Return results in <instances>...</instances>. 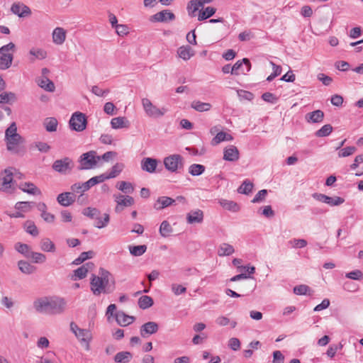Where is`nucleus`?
<instances>
[{
	"instance_id": "nucleus-43",
	"label": "nucleus",
	"mask_w": 363,
	"mask_h": 363,
	"mask_svg": "<svg viewBox=\"0 0 363 363\" xmlns=\"http://www.w3.org/2000/svg\"><path fill=\"white\" fill-rule=\"evenodd\" d=\"M24 228L28 233L30 234L33 236L35 237L38 236L39 234V230L38 228L36 227L34 222L31 220H27L24 223Z\"/></svg>"
},
{
	"instance_id": "nucleus-14",
	"label": "nucleus",
	"mask_w": 363,
	"mask_h": 363,
	"mask_svg": "<svg viewBox=\"0 0 363 363\" xmlns=\"http://www.w3.org/2000/svg\"><path fill=\"white\" fill-rule=\"evenodd\" d=\"M11 11L13 13L23 18L31 14V11L28 6L21 2L13 3L11 6Z\"/></svg>"
},
{
	"instance_id": "nucleus-29",
	"label": "nucleus",
	"mask_w": 363,
	"mask_h": 363,
	"mask_svg": "<svg viewBox=\"0 0 363 363\" xmlns=\"http://www.w3.org/2000/svg\"><path fill=\"white\" fill-rule=\"evenodd\" d=\"M20 189L29 194L40 195L41 191L33 183L26 182L20 185Z\"/></svg>"
},
{
	"instance_id": "nucleus-4",
	"label": "nucleus",
	"mask_w": 363,
	"mask_h": 363,
	"mask_svg": "<svg viewBox=\"0 0 363 363\" xmlns=\"http://www.w3.org/2000/svg\"><path fill=\"white\" fill-rule=\"evenodd\" d=\"M109 272L103 270L101 277L92 275L91 279V290L94 295L99 296L101 293H106L105 288L108 281V276Z\"/></svg>"
},
{
	"instance_id": "nucleus-64",
	"label": "nucleus",
	"mask_w": 363,
	"mask_h": 363,
	"mask_svg": "<svg viewBox=\"0 0 363 363\" xmlns=\"http://www.w3.org/2000/svg\"><path fill=\"white\" fill-rule=\"evenodd\" d=\"M284 356L282 354V353L279 350L274 351L273 352L272 363H284Z\"/></svg>"
},
{
	"instance_id": "nucleus-31",
	"label": "nucleus",
	"mask_w": 363,
	"mask_h": 363,
	"mask_svg": "<svg viewBox=\"0 0 363 363\" xmlns=\"http://www.w3.org/2000/svg\"><path fill=\"white\" fill-rule=\"evenodd\" d=\"M18 267L20 271L25 274H31L36 271L35 266L23 260H20L18 262Z\"/></svg>"
},
{
	"instance_id": "nucleus-27",
	"label": "nucleus",
	"mask_w": 363,
	"mask_h": 363,
	"mask_svg": "<svg viewBox=\"0 0 363 363\" xmlns=\"http://www.w3.org/2000/svg\"><path fill=\"white\" fill-rule=\"evenodd\" d=\"M111 126L113 129L128 128L129 122L125 117L118 116L111 119Z\"/></svg>"
},
{
	"instance_id": "nucleus-30",
	"label": "nucleus",
	"mask_w": 363,
	"mask_h": 363,
	"mask_svg": "<svg viewBox=\"0 0 363 363\" xmlns=\"http://www.w3.org/2000/svg\"><path fill=\"white\" fill-rule=\"evenodd\" d=\"M43 126L48 132H55L57 129L58 121L55 117H48L43 121Z\"/></svg>"
},
{
	"instance_id": "nucleus-11",
	"label": "nucleus",
	"mask_w": 363,
	"mask_h": 363,
	"mask_svg": "<svg viewBox=\"0 0 363 363\" xmlns=\"http://www.w3.org/2000/svg\"><path fill=\"white\" fill-rule=\"evenodd\" d=\"M115 201L117 203L115 211L119 213L123 211V207L130 206L134 203V199L130 196H123L121 194L114 195Z\"/></svg>"
},
{
	"instance_id": "nucleus-16",
	"label": "nucleus",
	"mask_w": 363,
	"mask_h": 363,
	"mask_svg": "<svg viewBox=\"0 0 363 363\" xmlns=\"http://www.w3.org/2000/svg\"><path fill=\"white\" fill-rule=\"evenodd\" d=\"M70 329L79 340H87L92 338L89 330L80 329L74 322L70 323Z\"/></svg>"
},
{
	"instance_id": "nucleus-15",
	"label": "nucleus",
	"mask_w": 363,
	"mask_h": 363,
	"mask_svg": "<svg viewBox=\"0 0 363 363\" xmlns=\"http://www.w3.org/2000/svg\"><path fill=\"white\" fill-rule=\"evenodd\" d=\"M94 267V263L91 262L83 264L74 271V275L72 277V280L76 281L77 279H82L85 278L87 275V273L92 270Z\"/></svg>"
},
{
	"instance_id": "nucleus-17",
	"label": "nucleus",
	"mask_w": 363,
	"mask_h": 363,
	"mask_svg": "<svg viewBox=\"0 0 363 363\" xmlns=\"http://www.w3.org/2000/svg\"><path fill=\"white\" fill-rule=\"evenodd\" d=\"M158 330V325L155 322H147L143 324L140 328V335L143 338H147L152 334Z\"/></svg>"
},
{
	"instance_id": "nucleus-44",
	"label": "nucleus",
	"mask_w": 363,
	"mask_h": 363,
	"mask_svg": "<svg viewBox=\"0 0 363 363\" xmlns=\"http://www.w3.org/2000/svg\"><path fill=\"white\" fill-rule=\"evenodd\" d=\"M16 100V94L13 92H3L0 94V104L12 103Z\"/></svg>"
},
{
	"instance_id": "nucleus-18",
	"label": "nucleus",
	"mask_w": 363,
	"mask_h": 363,
	"mask_svg": "<svg viewBox=\"0 0 363 363\" xmlns=\"http://www.w3.org/2000/svg\"><path fill=\"white\" fill-rule=\"evenodd\" d=\"M240 153L234 145H229L224 149L223 160L229 162H235L239 159Z\"/></svg>"
},
{
	"instance_id": "nucleus-60",
	"label": "nucleus",
	"mask_w": 363,
	"mask_h": 363,
	"mask_svg": "<svg viewBox=\"0 0 363 363\" xmlns=\"http://www.w3.org/2000/svg\"><path fill=\"white\" fill-rule=\"evenodd\" d=\"M15 44L13 43H9L6 45L0 48V54L1 55H13L12 53H8L9 51L14 52L15 51Z\"/></svg>"
},
{
	"instance_id": "nucleus-24",
	"label": "nucleus",
	"mask_w": 363,
	"mask_h": 363,
	"mask_svg": "<svg viewBox=\"0 0 363 363\" xmlns=\"http://www.w3.org/2000/svg\"><path fill=\"white\" fill-rule=\"evenodd\" d=\"M30 61L34 62L35 60H44L47 57L48 53L43 48H32L29 50Z\"/></svg>"
},
{
	"instance_id": "nucleus-38",
	"label": "nucleus",
	"mask_w": 363,
	"mask_h": 363,
	"mask_svg": "<svg viewBox=\"0 0 363 363\" xmlns=\"http://www.w3.org/2000/svg\"><path fill=\"white\" fill-rule=\"evenodd\" d=\"M13 60V55H1L0 56V69L5 70L9 69Z\"/></svg>"
},
{
	"instance_id": "nucleus-49",
	"label": "nucleus",
	"mask_w": 363,
	"mask_h": 363,
	"mask_svg": "<svg viewBox=\"0 0 363 363\" xmlns=\"http://www.w3.org/2000/svg\"><path fill=\"white\" fill-rule=\"evenodd\" d=\"M106 179H108L106 174H102L99 176L94 177L91 178L90 179H89L86 182L87 184L86 186H89V188H91V186H93L97 184L101 183Z\"/></svg>"
},
{
	"instance_id": "nucleus-35",
	"label": "nucleus",
	"mask_w": 363,
	"mask_h": 363,
	"mask_svg": "<svg viewBox=\"0 0 363 363\" xmlns=\"http://www.w3.org/2000/svg\"><path fill=\"white\" fill-rule=\"evenodd\" d=\"M211 104L209 103L201 102L200 101H193L191 107L199 112L208 111L211 108Z\"/></svg>"
},
{
	"instance_id": "nucleus-50",
	"label": "nucleus",
	"mask_w": 363,
	"mask_h": 363,
	"mask_svg": "<svg viewBox=\"0 0 363 363\" xmlns=\"http://www.w3.org/2000/svg\"><path fill=\"white\" fill-rule=\"evenodd\" d=\"M147 250V246L145 245H137V246H130L129 250L132 255L133 256H141L143 255Z\"/></svg>"
},
{
	"instance_id": "nucleus-5",
	"label": "nucleus",
	"mask_w": 363,
	"mask_h": 363,
	"mask_svg": "<svg viewBox=\"0 0 363 363\" xmlns=\"http://www.w3.org/2000/svg\"><path fill=\"white\" fill-rule=\"evenodd\" d=\"M100 160V156H97L95 151L92 150L85 152L79 157V165L78 167V169L83 170L93 169L96 166Z\"/></svg>"
},
{
	"instance_id": "nucleus-10",
	"label": "nucleus",
	"mask_w": 363,
	"mask_h": 363,
	"mask_svg": "<svg viewBox=\"0 0 363 363\" xmlns=\"http://www.w3.org/2000/svg\"><path fill=\"white\" fill-rule=\"evenodd\" d=\"M72 168V162L69 157H65L54 162L52 169L60 173L65 174Z\"/></svg>"
},
{
	"instance_id": "nucleus-58",
	"label": "nucleus",
	"mask_w": 363,
	"mask_h": 363,
	"mask_svg": "<svg viewBox=\"0 0 363 363\" xmlns=\"http://www.w3.org/2000/svg\"><path fill=\"white\" fill-rule=\"evenodd\" d=\"M15 248L18 252L23 254L27 258L28 255L31 252L29 246L26 244L17 243Z\"/></svg>"
},
{
	"instance_id": "nucleus-2",
	"label": "nucleus",
	"mask_w": 363,
	"mask_h": 363,
	"mask_svg": "<svg viewBox=\"0 0 363 363\" xmlns=\"http://www.w3.org/2000/svg\"><path fill=\"white\" fill-rule=\"evenodd\" d=\"M5 142L9 151L13 153L18 152V146L24 143L23 138L17 133V126L15 122L6 128L5 131Z\"/></svg>"
},
{
	"instance_id": "nucleus-8",
	"label": "nucleus",
	"mask_w": 363,
	"mask_h": 363,
	"mask_svg": "<svg viewBox=\"0 0 363 363\" xmlns=\"http://www.w3.org/2000/svg\"><path fill=\"white\" fill-rule=\"evenodd\" d=\"M165 168L172 172L183 167V158L180 155H172L164 159Z\"/></svg>"
},
{
	"instance_id": "nucleus-32",
	"label": "nucleus",
	"mask_w": 363,
	"mask_h": 363,
	"mask_svg": "<svg viewBox=\"0 0 363 363\" xmlns=\"http://www.w3.org/2000/svg\"><path fill=\"white\" fill-rule=\"evenodd\" d=\"M40 249L47 252H55L56 250V247L55 243L48 238H43L40 240Z\"/></svg>"
},
{
	"instance_id": "nucleus-13",
	"label": "nucleus",
	"mask_w": 363,
	"mask_h": 363,
	"mask_svg": "<svg viewBox=\"0 0 363 363\" xmlns=\"http://www.w3.org/2000/svg\"><path fill=\"white\" fill-rule=\"evenodd\" d=\"M174 19V14L169 10L157 12L150 17V21L152 22H167Z\"/></svg>"
},
{
	"instance_id": "nucleus-59",
	"label": "nucleus",
	"mask_w": 363,
	"mask_h": 363,
	"mask_svg": "<svg viewBox=\"0 0 363 363\" xmlns=\"http://www.w3.org/2000/svg\"><path fill=\"white\" fill-rule=\"evenodd\" d=\"M356 151V147L350 146L340 150L338 152L340 157H345L352 155Z\"/></svg>"
},
{
	"instance_id": "nucleus-37",
	"label": "nucleus",
	"mask_w": 363,
	"mask_h": 363,
	"mask_svg": "<svg viewBox=\"0 0 363 363\" xmlns=\"http://www.w3.org/2000/svg\"><path fill=\"white\" fill-rule=\"evenodd\" d=\"M38 84L47 91L52 92L55 89L54 83L47 77H42V79H39Z\"/></svg>"
},
{
	"instance_id": "nucleus-56",
	"label": "nucleus",
	"mask_w": 363,
	"mask_h": 363,
	"mask_svg": "<svg viewBox=\"0 0 363 363\" xmlns=\"http://www.w3.org/2000/svg\"><path fill=\"white\" fill-rule=\"evenodd\" d=\"M253 184L250 182L245 180L238 189V192L240 194H247L252 191Z\"/></svg>"
},
{
	"instance_id": "nucleus-47",
	"label": "nucleus",
	"mask_w": 363,
	"mask_h": 363,
	"mask_svg": "<svg viewBox=\"0 0 363 363\" xmlns=\"http://www.w3.org/2000/svg\"><path fill=\"white\" fill-rule=\"evenodd\" d=\"M28 259H31L35 263H44L46 261V256L40 252H33L28 255Z\"/></svg>"
},
{
	"instance_id": "nucleus-9",
	"label": "nucleus",
	"mask_w": 363,
	"mask_h": 363,
	"mask_svg": "<svg viewBox=\"0 0 363 363\" xmlns=\"http://www.w3.org/2000/svg\"><path fill=\"white\" fill-rule=\"evenodd\" d=\"M13 182V172L11 169H4L0 175V191L9 192Z\"/></svg>"
},
{
	"instance_id": "nucleus-61",
	"label": "nucleus",
	"mask_w": 363,
	"mask_h": 363,
	"mask_svg": "<svg viewBox=\"0 0 363 363\" xmlns=\"http://www.w3.org/2000/svg\"><path fill=\"white\" fill-rule=\"evenodd\" d=\"M171 289L172 292L177 296L184 294L186 291V287L177 284H172Z\"/></svg>"
},
{
	"instance_id": "nucleus-19",
	"label": "nucleus",
	"mask_w": 363,
	"mask_h": 363,
	"mask_svg": "<svg viewBox=\"0 0 363 363\" xmlns=\"http://www.w3.org/2000/svg\"><path fill=\"white\" fill-rule=\"evenodd\" d=\"M203 217V212L201 210H192L186 214V222L189 224L201 223Z\"/></svg>"
},
{
	"instance_id": "nucleus-46",
	"label": "nucleus",
	"mask_w": 363,
	"mask_h": 363,
	"mask_svg": "<svg viewBox=\"0 0 363 363\" xmlns=\"http://www.w3.org/2000/svg\"><path fill=\"white\" fill-rule=\"evenodd\" d=\"M117 188L125 194H131L134 191V188L131 183L127 182H119L117 184Z\"/></svg>"
},
{
	"instance_id": "nucleus-42",
	"label": "nucleus",
	"mask_w": 363,
	"mask_h": 363,
	"mask_svg": "<svg viewBox=\"0 0 363 363\" xmlns=\"http://www.w3.org/2000/svg\"><path fill=\"white\" fill-rule=\"evenodd\" d=\"M153 299L149 296H142L138 300V306L142 309H147L153 305Z\"/></svg>"
},
{
	"instance_id": "nucleus-23",
	"label": "nucleus",
	"mask_w": 363,
	"mask_h": 363,
	"mask_svg": "<svg viewBox=\"0 0 363 363\" xmlns=\"http://www.w3.org/2000/svg\"><path fill=\"white\" fill-rule=\"evenodd\" d=\"M158 162L156 159L145 157L141 162V168L143 170L149 173L155 172Z\"/></svg>"
},
{
	"instance_id": "nucleus-26",
	"label": "nucleus",
	"mask_w": 363,
	"mask_h": 363,
	"mask_svg": "<svg viewBox=\"0 0 363 363\" xmlns=\"http://www.w3.org/2000/svg\"><path fill=\"white\" fill-rule=\"evenodd\" d=\"M323 118L324 113L321 110H316L306 115V120L308 123H320Z\"/></svg>"
},
{
	"instance_id": "nucleus-62",
	"label": "nucleus",
	"mask_w": 363,
	"mask_h": 363,
	"mask_svg": "<svg viewBox=\"0 0 363 363\" xmlns=\"http://www.w3.org/2000/svg\"><path fill=\"white\" fill-rule=\"evenodd\" d=\"M116 109V106L112 102H106L104 104V111L108 115H110V116L115 115L116 113L115 111Z\"/></svg>"
},
{
	"instance_id": "nucleus-7",
	"label": "nucleus",
	"mask_w": 363,
	"mask_h": 363,
	"mask_svg": "<svg viewBox=\"0 0 363 363\" xmlns=\"http://www.w3.org/2000/svg\"><path fill=\"white\" fill-rule=\"evenodd\" d=\"M142 105L145 114L150 118L162 117L167 111L166 108H160L154 105L147 98H143L142 99Z\"/></svg>"
},
{
	"instance_id": "nucleus-51",
	"label": "nucleus",
	"mask_w": 363,
	"mask_h": 363,
	"mask_svg": "<svg viewBox=\"0 0 363 363\" xmlns=\"http://www.w3.org/2000/svg\"><path fill=\"white\" fill-rule=\"evenodd\" d=\"M333 131V127L330 124L324 125L320 129L315 132V135L319 138L329 135Z\"/></svg>"
},
{
	"instance_id": "nucleus-40",
	"label": "nucleus",
	"mask_w": 363,
	"mask_h": 363,
	"mask_svg": "<svg viewBox=\"0 0 363 363\" xmlns=\"http://www.w3.org/2000/svg\"><path fill=\"white\" fill-rule=\"evenodd\" d=\"M87 182L75 183L71 186V193L76 195V194H83L84 192L88 191L90 188L86 186Z\"/></svg>"
},
{
	"instance_id": "nucleus-63",
	"label": "nucleus",
	"mask_w": 363,
	"mask_h": 363,
	"mask_svg": "<svg viewBox=\"0 0 363 363\" xmlns=\"http://www.w3.org/2000/svg\"><path fill=\"white\" fill-rule=\"evenodd\" d=\"M346 277L348 279H354V280H360L362 279L363 274L360 270H354L352 272H348L346 274Z\"/></svg>"
},
{
	"instance_id": "nucleus-21",
	"label": "nucleus",
	"mask_w": 363,
	"mask_h": 363,
	"mask_svg": "<svg viewBox=\"0 0 363 363\" xmlns=\"http://www.w3.org/2000/svg\"><path fill=\"white\" fill-rule=\"evenodd\" d=\"M67 32L61 27L55 28L52 31V41L56 45H62L66 40Z\"/></svg>"
},
{
	"instance_id": "nucleus-25",
	"label": "nucleus",
	"mask_w": 363,
	"mask_h": 363,
	"mask_svg": "<svg viewBox=\"0 0 363 363\" xmlns=\"http://www.w3.org/2000/svg\"><path fill=\"white\" fill-rule=\"evenodd\" d=\"M175 200L168 196H161L157 199L154 204V208L157 210H162L166 207L172 205Z\"/></svg>"
},
{
	"instance_id": "nucleus-36",
	"label": "nucleus",
	"mask_w": 363,
	"mask_h": 363,
	"mask_svg": "<svg viewBox=\"0 0 363 363\" xmlns=\"http://www.w3.org/2000/svg\"><path fill=\"white\" fill-rule=\"evenodd\" d=\"M177 54L184 60H189L194 55L189 46H181L177 50Z\"/></svg>"
},
{
	"instance_id": "nucleus-1",
	"label": "nucleus",
	"mask_w": 363,
	"mask_h": 363,
	"mask_svg": "<svg viewBox=\"0 0 363 363\" xmlns=\"http://www.w3.org/2000/svg\"><path fill=\"white\" fill-rule=\"evenodd\" d=\"M33 308L38 313L58 315L65 311L67 301L60 297L44 296L33 301Z\"/></svg>"
},
{
	"instance_id": "nucleus-3",
	"label": "nucleus",
	"mask_w": 363,
	"mask_h": 363,
	"mask_svg": "<svg viewBox=\"0 0 363 363\" xmlns=\"http://www.w3.org/2000/svg\"><path fill=\"white\" fill-rule=\"evenodd\" d=\"M82 213L84 216L95 220L94 226L97 228H103L109 223V215L108 213L101 214V212L95 208H86L83 210Z\"/></svg>"
},
{
	"instance_id": "nucleus-22",
	"label": "nucleus",
	"mask_w": 363,
	"mask_h": 363,
	"mask_svg": "<svg viewBox=\"0 0 363 363\" xmlns=\"http://www.w3.org/2000/svg\"><path fill=\"white\" fill-rule=\"evenodd\" d=\"M115 319L118 325L121 326H127L134 321L135 318L125 314L123 311H118L115 313Z\"/></svg>"
},
{
	"instance_id": "nucleus-52",
	"label": "nucleus",
	"mask_w": 363,
	"mask_h": 363,
	"mask_svg": "<svg viewBox=\"0 0 363 363\" xmlns=\"http://www.w3.org/2000/svg\"><path fill=\"white\" fill-rule=\"evenodd\" d=\"M172 228L170 224L167 221L164 220L160 228V233L162 237H167L172 233Z\"/></svg>"
},
{
	"instance_id": "nucleus-54",
	"label": "nucleus",
	"mask_w": 363,
	"mask_h": 363,
	"mask_svg": "<svg viewBox=\"0 0 363 363\" xmlns=\"http://www.w3.org/2000/svg\"><path fill=\"white\" fill-rule=\"evenodd\" d=\"M132 357V355L128 352H121L115 356V361L117 362H128Z\"/></svg>"
},
{
	"instance_id": "nucleus-57",
	"label": "nucleus",
	"mask_w": 363,
	"mask_h": 363,
	"mask_svg": "<svg viewBox=\"0 0 363 363\" xmlns=\"http://www.w3.org/2000/svg\"><path fill=\"white\" fill-rule=\"evenodd\" d=\"M203 6L200 4L197 0H191L189 2L187 6V9L190 15L194 16V13L199 9L200 7Z\"/></svg>"
},
{
	"instance_id": "nucleus-33",
	"label": "nucleus",
	"mask_w": 363,
	"mask_h": 363,
	"mask_svg": "<svg viewBox=\"0 0 363 363\" xmlns=\"http://www.w3.org/2000/svg\"><path fill=\"white\" fill-rule=\"evenodd\" d=\"M235 252V249L233 245L228 243H222L218 249V255L220 257L229 256Z\"/></svg>"
},
{
	"instance_id": "nucleus-45",
	"label": "nucleus",
	"mask_w": 363,
	"mask_h": 363,
	"mask_svg": "<svg viewBox=\"0 0 363 363\" xmlns=\"http://www.w3.org/2000/svg\"><path fill=\"white\" fill-rule=\"evenodd\" d=\"M216 9L213 7H206L203 11L199 13L198 20L201 21L210 18L216 13Z\"/></svg>"
},
{
	"instance_id": "nucleus-12",
	"label": "nucleus",
	"mask_w": 363,
	"mask_h": 363,
	"mask_svg": "<svg viewBox=\"0 0 363 363\" xmlns=\"http://www.w3.org/2000/svg\"><path fill=\"white\" fill-rule=\"evenodd\" d=\"M313 198L316 199L317 200L328 203L330 206H339L344 203L345 199L340 197V196H334V197H330L328 196H326L325 194H314L313 195Z\"/></svg>"
},
{
	"instance_id": "nucleus-55",
	"label": "nucleus",
	"mask_w": 363,
	"mask_h": 363,
	"mask_svg": "<svg viewBox=\"0 0 363 363\" xmlns=\"http://www.w3.org/2000/svg\"><path fill=\"white\" fill-rule=\"evenodd\" d=\"M216 323L220 326H225L230 324L231 328H235L237 324L235 321H230L228 318L223 315L218 317L216 320Z\"/></svg>"
},
{
	"instance_id": "nucleus-20",
	"label": "nucleus",
	"mask_w": 363,
	"mask_h": 363,
	"mask_svg": "<svg viewBox=\"0 0 363 363\" xmlns=\"http://www.w3.org/2000/svg\"><path fill=\"white\" fill-rule=\"evenodd\" d=\"M57 201L62 206H69L76 201V195L71 192L61 193L57 196Z\"/></svg>"
},
{
	"instance_id": "nucleus-53",
	"label": "nucleus",
	"mask_w": 363,
	"mask_h": 363,
	"mask_svg": "<svg viewBox=\"0 0 363 363\" xmlns=\"http://www.w3.org/2000/svg\"><path fill=\"white\" fill-rule=\"evenodd\" d=\"M205 171V167L201 164H194L189 167V172L193 176L201 175Z\"/></svg>"
},
{
	"instance_id": "nucleus-6",
	"label": "nucleus",
	"mask_w": 363,
	"mask_h": 363,
	"mask_svg": "<svg viewBox=\"0 0 363 363\" xmlns=\"http://www.w3.org/2000/svg\"><path fill=\"white\" fill-rule=\"evenodd\" d=\"M69 125L72 130L82 132L86 129L87 120L84 113L81 112L74 113L69 121Z\"/></svg>"
},
{
	"instance_id": "nucleus-28",
	"label": "nucleus",
	"mask_w": 363,
	"mask_h": 363,
	"mask_svg": "<svg viewBox=\"0 0 363 363\" xmlns=\"http://www.w3.org/2000/svg\"><path fill=\"white\" fill-rule=\"evenodd\" d=\"M242 64H245L247 67L246 72H249L251 68V64L248 59L244 58L242 61H238L235 63V65L232 67L230 73L232 74L238 75L240 74V70H241Z\"/></svg>"
},
{
	"instance_id": "nucleus-39",
	"label": "nucleus",
	"mask_w": 363,
	"mask_h": 363,
	"mask_svg": "<svg viewBox=\"0 0 363 363\" xmlns=\"http://www.w3.org/2000/svg\"><path fill=\"white\" fill-rule=\"evenodd\" d=\"M232 140L233 137L231 135L221 131L218 133L213 138L211 144L213 145H216L223 141H230Z\"/></svg>"
},
{
	"instance_id": "nucleus-48",
	"label": "nucleus",
	"mask_w": 363,
	"mask_h": 363,
	"mask_svg": "<svg viewBox=\"0 0 363 363\" xmlns=\"http://www.w3.org/2000/svg\"><path fill=\"white\" fill-rule=\"evenodd\" d=\"M124 164L123 163H116L111 168V172L108 174H106L108 179H112L116 177L123 169Z\"/></svg>"
},
{
	"instance_id": "nucleus-34",
	"label": "nucleus",
	"mask_w": 363,
	"mask_h": 363,
	"mask_svg": "<svg viewBox=\"0 0 363 363\" xmlns=\"http://www.w3.org/2000/svg\"><path fill=\"white\" fill-rule=\"evenodd\" d=\"M219 203L223 208L232 212H238L240 211L239 205L233 201L220 199L219 200Z\"/></svg>"
},
{
	"instance_id": "nucleus-41",
	"label": "nucleus",
	"mask_w": 363,
	"mask_h": 363,
	"mask_svg": "<svg viewBox=\"0 0 363 363\" xmlns=\"http://www.w3.org/2000/svg\"><path fill=\"white\" fill-rule=\"evenodd\" d=\"M33 202H28V201H19L17 202L15 205V208L17 211H20L21 212L23 213H28L31 211L33 208Z\"/></svg>"
}]
</instances>
